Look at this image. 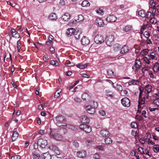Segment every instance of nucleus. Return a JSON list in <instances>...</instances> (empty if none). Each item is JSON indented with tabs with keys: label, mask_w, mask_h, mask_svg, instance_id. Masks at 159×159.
Returning <instances> with one entry per match:
<instances>
[{
	"label": "nucleus",
	"mask_w": 159,
	"mask_h": 159,
	"mask_svg": "<svg viewBox=\"0 0 159 159\" xmlns=\"http://www.w3.org/2000/svg\"><path fill=\"white\" fill-rule=\"evenodd\" d=\"M61 91V89H58L56 92L55 93L54 95V97L56 98H57L59 96L60 94V93Z\"/></svg>",
	"instance_id": "ea45409f"
},
{
	"label": "nucleus",
	"mask_w": 159,
	"mask_h": 159,
	"mask_svg": "<svg viewBox=\"0 0 159 159\" xmlns=\"http://www.w3.org/2000/svg\"><path fill=\"white\" fill-rule=\"evenodd\" d=\"M81 6L83 7H89L90 6V3L88 1L84 0L81 3Z\"/></svg>",
	"instance_id": "cd10ccee"
},
{
	"label": "nucleus",
	"mask_w": 159,
	"mask_h": 159,
	"mask_svg": "<svg viewBox=\"0 0 159 159\" xmlns=\"http://www.w3.org/2000/svg\"><path fill=\"white\" fill-rule=\"evenodd\" d=\"M80 121L82 123H88L89 121V120L87 116H81Z\"/></svg>",
	"instance_id": "a211bd4d"
},
{
	"label": "nucleus",
	"mask_w": 159,
	"mask_h": 159,
	"mask_svg": "<svg viewBox=\"0 0 159 159\" xmlns=\"http://www.w3.org/2000/svg\"><path fill=\"white\" fill-rule=\"evenodd\" d=\"M141 66V62L139 60H135V64L132 67V69L134 70H137V69L139 68Z\"/></svg>",
	"instance_id": "1a4fd4ad"
},
{
	"label": "nucleus",
	"mask_w": 159,
	"mask_h": 159,
	"mask_svg": "<svg viewBox=\"0 0 159 159\" xmlns=\"http://www.w3.org/2000/svg\"><path fill=\"white\" fill-rule=\"evenodd\" d=\"M107 73L108 76H112L114 75V72L111 69H108L107 71Z\"/></svg>",
	"instance_id": "4c0bfd02"
},
{
	"label": "nucleus",
	"mask_w": 159,
	"mask_h": 159,
	"mask_svg": "<svg viewBox=\"0 0 159 159\" xmlns=\"http://www.w3.org/2000/svg\"><path fill=\"white\" fill-rule=\"evenodd\" d=\"M149 4L151 6L154 7L156 5L155 3L154 2L153 0H149Z\"/></svg>",
	"instance_id": "6e6d98bb"
},
{
	"label": "nucleus",
	"mask_w": 159,
	"mask_h": 159,
	"mask_svg": "<svg viewBox=\"0 0 159 159\" xmlns=\"http://www.w3.org/2000/svg\"><path fill=\"white\" fill-rule=\"evenodd\" d=\"M81 34V33L80 32H78L77 33H76V34H74V35H75V38L76 39H80V34Z\"/></svg>",
	"instance_id": "8fccbe9b"
},
{
	"label": "nucleus",
	"mask_w": 159,
	"mask_h": 159,
	"mask_svg": "<svg viewBox=\"0 0 159 159\" xmlns=\"http://www.w3.org/2000/svg\"><path fill=\"white\" fill-rule=\"evenodd\" d=\"M131 126L132 128L136 129L137 127V124L135 122H132L131 123Z\"/></svg>",
	"instance_id": "3c124183"
},
{
	"label": "nucleus",
	"mask_w": 159,
	"mask_h": 159,
	"mask_svg": "<svg viewBox=\"0 0 159 159\" xmlns=\"http://www.w3.org/2000/svg\"><path fill=\"white\" fill-rule=\"evenodd\" d=\"M139 104L138 106V109H139L141 108H143V106L142 107L141 106L143 105L145 103L144 101V98H139V101H138Z\"/></svg>",
	"instance_id": "dca6fc26"
},
{
	"label": "nucleus",
	"mask_w": 159,
	"mask_h": 159,
	"mask_svg": "<svg viewBox=\"0 0 159 159\" xmlns=\"http://www.w3.org/2000/svg\"><path fill=\"white\" fill-rule=\"evenodd\" d=\"M129 49L128 46L126 45H124L122 47L120 51V53L121 54H124L128 52Z\"/></svg>",
	"instance_id": "aec40b11"
},
{
	"label": "nucleus",
	"mask_w": 159,
	"mask_h": 159,
	"mask_svg": "<svg viewBox=\"0 0 159 159\" xmlns=\"http://www.w3.org/2000/svg\"><path fill=\"white\" fill-rule=\"evenodd\" d=\"M65 65L68 66H73L75 65V64L74 62H71L69 60H67L65 63Z\"/></svg>",
	"instance_id": "f704fd0d"
},
{
	"label": "nucleus",
	"mask_w": 159,
	"mask_h": 159,
	"mask_svg": "<svg viewBox=\"0 0 159 159\" xmlns=\"http://www.w3.org/2000/svg\"><path fill=\"white\" fill-rule=\"evenodd\" d=\"M80 128L81 129L84 130L87 133H89L91 131V127L89 125H81L80 126Z\"/></svg>",
	"instance_id": "39448f33"
},
{
	"label": "nucleus",
	"mask_w": 159,
	"mask_h": 159,
	"mask_svg": "<svg viewBox=\"0 0 159 159\" xmlns=\"http://www.w3.org/2000/svg\"><path fill=\"white\" fill-rule=\"evenodd\" d=\"M81 42L83 45H87L89 44L90 41L87 37L84 36L81 39Z\"/></svg>",
	"instance_id": "2eb2a0df"
},
{
	"label": "nucleus",
	"mask_w": 159,
	"mask_h": 159,
	"mask_svg": "<svg viewBox=\"0 0 159 159\" xmlns=\"http://www.w3.org/2000/svg\"><path fill=\"white\" fill-rule=\"evenodd\" d=\"M50 64L51 65L56 66H57L58 65V63L57 61L54 60H52L50 62Z\"/></svg>",
	"instance_id": "a18cd8bd"
},
{
	"label": "nucleus",
	"mask_w": 159,
	"mask_h": 159,
	"mask_svg": "<svg viewBox=\"0 0 159 159\" xmlns=\"http://www.w3.org/2000/svg\"><path fill=\"white\" fill-rule=\"evenodd\" d=\"M98 106V103L97 102H93L91 103L90 105L86 106L85 107L86 109H95L97 108Z\"/></svg>",
	"instance_id": "6e6552de"
},
{
	"label": "nucleus",
	"mask_w": 159,
	"mask_h": 159,
	"mask_svg": "<svg viewBox=\"0 0 159 159\" xmlns=\"http://www.w3.org/2000/svg\"><path fill=\"white\" fill-rule=\"evenodd\" d=\"M138 129H132L131 132L132 134L134 136H136L138 134L137 131Z\"/></svg>",
	"instance_id": "58836bf2"
},
{
	"label": "nucleus",
	"mask_w": 159,
	"mask_h": 159,
	"mask_svg": "<svg viewBox=\"0 0 159 159\" xmlns=\"http://www.w3.org/2000/svg\"><path fill=\"white\" fill-rule=\"evenodd\" d=\"M38 141L39 146L43 148H44L48 144L47 140L42 139H39Z\"/></svg>",
	"instance_id": "0eeeda50"
},
{
	"label": "nucleus",
	"mask_w": 159,
	"mask_h": 159,
	"mask_svg": "<svg viewBox=\"0 0 159 159\" xmlns=\"http://www.w3.org/2000/svg\"><path fill=\"white\" fill-rule=\"evenodd\" d=\"M76 66L78 68L82 69L86 68L87 66V65L86 64H79L77 65Z\"/></svg>",
	"instance_id": "c9c22d12"
},
{
	"label": "nucleus",
	"mask_w": 159,
	"mask_h": 159,
	"mask_svg": "<svg viewBox=\"0 0 159 159\" xmlns=\"http://www.w3.org/2000/svg\"><path fill=\"white\" fill-rule=\"evenodd\" d=\"M151 12L150 11H148L147 13L146 14V16L145 17L149 18L151 16Z\"/></svg>",
	"instance_id": "052dcab7"
},
{
	"label": "nucleus",
	"mask_w": 159,
	"mask_h": 159,
	"mask_svg": "<svg viewBox=\"0 0 159 159\" xmlns=\"http://www.w3.org/2000/svg\"><path fill=\"white\" fill-rule=\"evenodd\" d=\"M90 97L86 93H84L82 95V99L84 101H87L90 99Z\"/></svg>",
	"instance_id": "5701e85b"
},
{
	"label": "nucleus",
	"mask_w": 159,
	"mask_h": 159,
	"mask_svg": "<svg viewBox=\"0 0 159 159\" xmlns=\"http://www.w3.org/2000/svg\"><path fill=\"white\" fill-rule=\"evenodd\" d=\"M11 33L12 36L16 38H19L20 35L18 32L16 31L14 29H12L11 30Z\"/></svg>",
	"instance_id": "6ab92c4d"
},
{
	"label": "nucleus",
	"mask_w": 159,
	"mask_h": 159,
	"mask_svg": "<svg viewBox=\"0 0 159 159\" xmlns=\"http://www.w3.org/2000/svg\"><path fill=\"white\" fill-rule=\"evenodd\" d=\"M98 112L102 116H104L106 115V112L104 110H99Z\"/></svg>",
	"instance_id": "09e8293b"
},
{
	"label": "nucleus",
	"mask_w": 159,
	"mask_h": 159,
	"mask_svg": "<svg viewBox=\"0 0 159 159\" xmlns=\"http://www.w3.org/2000/svg\"><path fill=\"white\" fill-rule=\"evenodd\" d=\"M32 155L34 159H39L40 157V155L39 153L34 152L32 153Z\"/></svg>",
	"instance_id": "72a5a7b5"
},
{
	"label": "nucleus",
	"mask_w": 159,
	"mask_h": 159,
	"mask_svg": "<svg viewBox=\"0 0 159 159\" xmlns=\"http://www.w3.org/2000/svg\"><path fill=\"white\" fill-rule=\"evenodd\" d=\"M114 36L112 35H107L105 38L106 43L107 45L110 47L114 42Z\"/></svg>",
	"instance_id": "7ed1b4c3"
},
{
	"label": "nucleus",
	"mask_w": 159,
	"mask_h": 159,
	"mask_svg": "<svg viewBox=\"0 0 159 159\" xmlns=\"http://www.w3.org/2000/svg\"><path fill=\"white\" fill-rule=\"evenodd\" d=\"M116 88L119 91H122L123 90L122 87L120 85H119V84L117 85Z\"/></svg>",
	"instance_id": "e2e57ef3"
},
{
	"label": "nucleus",
	"mask_w": 159,
	"mask_h": 159,
	"mask_svg": "<svg viewBox=\"0 0 159 159\" xmlns=\"http://www.w3.org/2000/svg\"><path fill=\"white\" fill-rule=\"evenodd\" d=\"M139 83V82L137 80H133L129 82L128 84L129 85H137Z\"/></svg>",
	"instance_id": "c85d7f7f"
},
{
	"label": "nucleus",
	"mask_w": 159,
	"mask_h": 159,
	"mask_svg": "<svg viewBox=\"0 0 159 159\" xmlns=\"http://www.w3.org/2000/svg\"><path fill=\"white\" fill-rule=\"evenodd\" d=\"M56 125L59 127H61V128H63V127L64 126V125H61L60 124L63 122L66 121V119L65 116L62 115H59L57 116L56 117Z\"/></svg>",
	"instance_id": "f257e3e1"
},
{
	"label": "nucleus",
	"mask_w": 159,
	"mask_h": 159,
	"mask_svg": "<svg viewBox=\"0 0 159 159\" xmlns=\"http://www.w3.org/2000/svg\"><path fill=\"white\" fill-rule=\"evenodd\" d=\"M105 142L107 144H110L112 143V141L110 138H107L105 139Z\"/></svg>",
	"instance_id": "e433bc0d"
},
{
	"label": "nucleus",
	"mask_w": 159,
	"mask_h": 159,
	"mask_svg": "<svg viewBox=\"0 0 159 159\" xmlns=\"http://www.w3.org/2000/svg\"><path fill=\"white\" fill-rule=\"evenodd\" d=\"M148 49H144L142 52L143 55H146L148 53Z\"/></svg>",
	"instance_id": "4d7b16f0"
},
{
	"label": "nucleus",
	"mask_w": 159,
	"mask_h": 159,
	"mask_svg": "<svg viewBox=\"0 0 159 159\" xmlns=\"http://www.w3.org/2000/svg\"><path fill=\"white\" fill-rule=\"evenodd\" d=\"M77 155L78 157L83 158L85 157L86 155V152L85 150H83L77 153Z\"/></svg>",
	"instance_id": "f3484780"
},
{
	"label": "nucleus",
	"mask_w": 159,
	"mask_h": 159,
	"mask_svg": "<svg viewBox=\"0 0 159 159\" xmlns=\"http://www.w3.org/2000/svg\"><path fill=\"white\" fill-rule=\"evenodd\" d=\"M100 134L103 137H109L110 135L109 132L107 129H102L100 131Z\"/></svg>",
	"instance_id": "4468645a"
},
{
	"label": "nucleus",
	"mask_w": 159,
	"mask_h": 159,
	"mask_svg": "<svg viewBox=\"0 0 159 159\" xmlns=\"http://www.w3.org/2000/svg\"><path fill=\"white\" fill-rule=\"evenodd\" d=\"M150 22L153 24H155L157 23V21L155 18H152L150 20Z\"/></svg>",
	"instance_id": "de8ad7c7"
},
{
	"label": "nucleus",
	"mask_w": 159,
	"mask_h": 159,
	"mask_svg": "<svg viewBox=\"0 0 159 159\" xmlns=\"http://www.w3.org/2000/svg\"><path fill=\"white\" fill-rule=\"evenodd\" d=\"M20 45H21V42H20V39L17 42V48L18 52H19L20 51V49L21 48Z\"/></svg>",
	"instance_id": "49530a36"
},
{
	"label": "nucleus",
	"mask_w": 159,
	"mask_h": 159,
	"mask_svg": "<svg viewBox=\"0 0 159 159\" xmlns=\"http://www.w3.org/2000/svg\"><path fill=\"white\" fill-rule=\"evenodd\" d=\"M145 90L147 92V93L148 94L149 93L152 91V86L150 85H148L145 86Z\"/></svg>",
	"instance_id": "7c9ffc66"
},
{
	"label": "nucleus",
	"mask_w": 159,
	"mask_h": 159,
	"mask_svg": "<svg viewBox=\"0 0 159 159\" xmlns=\"http://www.w3.org/2000/svg\"><path fill=\"white\" fill-rule=\"evenodd\" d=\"M76 33H77V31L73 28H68L66 32L67 35L69 36L74 35V34H76Z\"/></svg>",
	"instance_id": "9d476101"
},
{
	"label": "nucleus",
	"mask_w": 159,
	"mask_h": 159,
	"mask_svg": "<svg viewBox=\"0 0 159 159\" xmlns=\"http://www.w3.org/2000/svg\"><path fill=\"white\" fill-rule=\"evenodd\" d=\"M138 149L139 152L140 153H145V152L143 151V149L142 147H139Z\"/></svg>",
	"instance_id": "69168bd1"
},
{
	"label": "nucleus",
	"mask_w": 159,
	"mask_h": 159,
	"mask_svg": "<svg viewBox=\"0 0 159 159\" xmlns=\"http://www.w3.org/2000/svg\"><path fill=\"white\" fill-rule=\"evenodd\" d=\"M53 42L52 41H49L48 40H47V41L46 42V44L48 46H52V45Z\"/></svg>",
	"instance_id": "13d9d810"
},
{
	"label": "nucleus",
	"mask_w": 159,
	"mask_h": 159,
	"mask_svg": "<svg viewBox=\"0 0 159 159\" xmlns=\"http://www.w3.org/2000/svg\"><path fill=\"white\" fill-rule=\"evenodd\" d=\"M85 143L87 146H91L92 145L93 142L92 141L90 140H87L85 142Z\"/></svg>",
	"instance_id": "864d4df0"
},
{
	"label": "nucleus",
	"mask_w": 159,
	"mask_h": 159,
	"mask_svg": "<svg viewBox=\"0 0 159 159\" xmlns=\"http://www.w3.org/2000/svg\"><path fill=\"white\" fill-rule=\"evenodd\" d=\"M150 67L149 66H145L143 67L142 70L143 72H144L146 71H148L150 69Z\"/></svg>",
	"instance_id": "bf43d9fd"
},
{
	"label": "nucleus",
	"mask_w": 159,
	"mask_h": 159,
	"mask_svg": "<svg viewBox=\"0 0 159 159\" xmlns=\"http://www.w3.org/2000/svg\"><path fill=\"white\" fill-rule=\"evenodd\" d=\"M95 42L98 44H100L104 41L103 36L100 34L96 35L94 38Z\"/></svg>",
	"instance_id": "20e7f679"
},
{
	"label": "nucleus",
	"mask_w": 159,
	"mask_h": 159,
	"mask_svg": "<svg viewBox=\"0 0 159 159\" xmlns=\"http://www.w3.org/2000/svg\"><path fill=\"white\" fill-rule=\"evenodd\" d=\"M83 16L81 15H80L78 16V19L77 20L78 22L83 21L84 20Z\"/></svg>",
	"instance_id": "79ce46f5"
},
{
	"label": "nucleus",
	"mask_w": 159,
	"mask_h": 159,
	"mask_svg": "<svg viewBox=\"0 0 159 159\" xmlns=\"http://www.w3.org/2000/svg\"><path fill=\"white\" fill-rule=\"evenodd\" d=\"M49 137L50 138H53L57 141L61 140L63 138L62 135L57 133H53L51 131L50 132Z\"/></svg>",
	"instance_id": "f03ea898"
},
{
	"label": "nucleus",
	"mask_w": 159,
	"mask_h": 159,
	"mask_svg": "<svg viewBox=\"0 0 159 159\" xmlns=\"http://www.w3.org/2000/svg\"><path fill=\"white\" fill-rule=\"evenodd\" d=\"M49 18L51 20H56L57 19V15L54 13H51L49 16Z\"/></svg>",
	"instance_id": "393cba45"
},
{
	"label": "nucleus",
	"mask_w": 159,
	"mask_h": 159,
	"mask_svg": "<svg viewBox=\"0 0 159 159\" xmlns=\"http://www.w3.org/2000/svg\"><path fill=\"white\" fill-rule=\"evenodd\" d=\"M95 22L97 26L99 27H103L105 25L103 20L100 18H97Z\"/></svg>",
	"instance_id": "ddd939ff"
},
{
	"label": "nucleus",
	"mask_w": 159,
	"mask_h": 159,
	"mask_svg": "<svg viewBox=\"0 0 159 159\" xmlns=\"http://www.w3.org/2000/svg\"><path fill=\"white\" fill-rule=\"evenodd\" d=\"M123 105L125 107H129L130 105V101L127 98H125L121 100Z\"/></svg>",
	"instance_id": "423d86ee"
},
{
	"label": "nucleus",
	"mask_w": 159,
	"mask_h": 159,
	"mask_svg": "<svg viewBox=\"0 0 159 159\" xmlns=\"http://www.w3.org/2000/svg\"><path fill=\"white\" fill-rule=\"evenodd\" d=\"M97 148L99 150L103 151L104 150V146L103 145H98L97 146Z\"/></svg>",
	"instance_id": "5fc2aeb1"
},
{
	"label": "nucleus",
	"mask_w": 159,
	"mask_h": 159,
	"mask_svg": "<svg viewBox=\"0 0 159 159\" xmlns=\"http://www.w3.org/2000/svg\"><path fill=\"white\" fill-rule=\"evenodd\" d=\"M44 159H52V155H50L48 152L43 153Z\"/></svg>",
	"instance_id": "bb28decb"
},
{
	"label": "nucleus",
	"mask_w": 159,
	"mask_h": 159,
	"mask_svg": "<svg viewBox=\"0 0 159 159\" xmlns=\"http://www.w3.org/2000/svg\"><path fill=\"white\" fill-rule=\"evenodd\" d=\"M93 158L95 159H100V156L98 154L96 153L94 155Z\"/></svg>",
	"instance_id": "774afa93"
},
{
	"label": "nucleus",
	"mask_w": 159,
	"mask_h": 159,
	"mask_svg": "<svg viewBox=\"0 0 159 159\" xmlns=\"http://www.w3.org/2000/svg\"><path fill=\"white\" fill-rule=\"evenodd\" d=\"M49 148L50 149L53 151L54 152V153L57 155H60V153L58 148L56 146H54V145H50L49 146Z\"/></svg>",
	"instance_id": "9b49d317"
},
{
	"label": "nucleus",
	"mask_w": 159,
	"mask_h": 159,
	"mask_svg": "<svg viewBox=\"0 0 159 159\" xmlns=\"http://www.w3.org/2000/svg\"><path fill=\"white\" fill-rule=\"evenodd\" d=\"M18 135L19 134L16 131H14L11 138L12 140L13 141H15L18 138Z\"/></svg>",
	"instance_id": "b1692460"
},
{
	"label": "nucleus",
	"mask_w": 159,
	"mask_h": 159,
	"mask_svg": "<svg viewBox=\"0 0 159 159\" xmlns=\"http://www.w3.org/2000/svg\"><path fill=\"white\" fill-rule=\"evenodd\" d=\"M148 56L152 60H156L157 58L156 57L155 53L153 52H150L148 55Z\"/></svg>",
	"instance_id": "a878e982"
},
{
	"label": "nucleus",
	"mask_w": 159,
	"mask_h": 159,
	"mask_svg": "<svg viewBox=\"0 0 159 159\" xmlns=\"http://www.w3.org/2000/svg\"><path fill=\"white\" fill-rule=\"evenodd\" d=\"M16 112V114L17 115H19L21 113V111L20 110H14V111L12 115Z\"/></svg>",
	"instance_id": "680f3d73"
},
{
	"label": "nucleus",
	"mask_w": 159,
	"mask_h": 159,
	"mask_svg": "<svg viewBox=\"0 0 159 159\" xmlns=\"http://www.w3.org/2000/svg\"><path fill=\"white\" fill-rule=\"evenodd\" d=\"M70 16L68 13H66L61 16V19L65 21H68L70 19Z\"/></svg>",
	"instance_id": "412c9836"
},
{
	"label": "nucleus",
	"mask_w": 159,
	"mask_h": 159,
	"mask_svg": "<svg viewBox=\"0 0 159 159\" xmlns=\"http://www.w3.org/2000/svg\"><path fill=\"white\" fill-rule=\"evenodd\" d=\"M153 70L154 72H157L159 70V65L157 63H156L153 67Z\"/></svg>",
	"instance_id": "c756f323"
},
{
	"label": "nucleus",
	"mask_w": 159,
	"mask_h": 159,
	"mask_svg": "<svg viewBox=\"0 0 159 159\" xmlns=\"http://www.w3.org/2000/svg\"><path fill=\"white\" fill-rule=\"evenodd\" d=\"M73 144L75 148H77L79 147V144L77 141H74L73 142Z\"/></svg>",
	"instance_id": "0e129e2a"
},
{
	"label": "nucleus",
	"mask_w": 159,
	"mask_h": 159,
	"mask_svg": "<svg viewBox=\"0 0 159 159\" xmlns=\"http://www.w3.org/2000/svg\"><path fill=\"white\" fill-rule=\"evenodd\" d=\"M140 142L142 144H144L145 141H148V139L145 138H142L139 140Z\"/></svg>",
	"instance_id": "c03bdc74"
},
{
	"label": "nucleus",
	"mask_w": 159,
	"mask_h": 159,
	"mask_svg": "<svg viewBox=\"0 0 159 159\" xmlns=\"http://www.w3.org/2000/svg\"><path fill=\"white\" fill-rule=\"evenodd\" d=\"M106 20L109 22H114L116 20L117 18L113 15H109L107 17Z\"/></svg>",
	"instance_id": "f8f14e48"
},
{
	"label": "nucleus",
	"mask_w": 159,
	"mask_h": 159,
	"mask_svg": "<svg viewBox=\"0 0 159 159\" xmlns=\"http://www.w3.org/2000/svg\"><path fill=\"white\" fill-rule=\"evenodd\" d=\"M121 45L119 43H116L113 46V50L115 52L119 51L121 48Z\"/></svg>",
	"instance_id": "4be33fe9"
},
{
	"label": "nucleus",
	"mask_w": 159,
	"mask_h": 159,
	"mask_svg": "<svg viewBox=\"0 0 159 159\" xmlns=\"http://www.w3.org/2000/svg\"><path fill=\"white\" fill-rule=\"evenodd\" d=\"M66 126L67 128L70 129L74 130H75L76 129L75 127L71 125H64V126Z\"/></svg>",
	"instance_id": "37998d69"
},
{
	"label": "nucleus",
	"mask_w": 159,
	"mask_h": 159,
	"mask_svg": "<svg viewBox=\"0 0 159 159\" xmlns=\"http://www.w3.org/2000/svg\"><path fill=\"white\" fill-rule=\"evenodd\" d=\"M20 157L19 155H16L11 157V159H20Z\"/></svg>",
	"instance_id": "338daca9"
},
{
	"label": "nucleus",
	"mask_w": 159,
	"mask_h": 159,
	"mask_svg": "<svg viewBox=\"0 0 159 159\" xmlns=\"http://www.w3.org/2000/svg\"><path fill=\"white\" fill-rule=\"evenodd\" d=\"M143 35L147 39H148L150 36V34L148 32L145 31L143 34Z\"/></svg>",
	"instance_id": "603ef678"
},
{
	"label": "nucleus",
	"mask_w": 159,
	"mask_h": 159,
	"mask_svg": "<svg viewBox=\"0 0 159 159\" xmlns=\"http://www.w3.org/2000/svg\"><path fill=\"white\" fill-rule=\"evenodd\" d=\"M153 149L155 152H159V145H155L153 147Z\"/></svg>",
	"instance_id": "a19ab883"
},
{
	"label": "nucleus",
	"mask_w": 159,
	"mask_h": 159,
	"mask_svg": "<svg viewBox=\"0 0 159 159\" xmlns=\"http://www.w3.org/2000/svg\"><path fill=\"white\" fill-rule=\"evenodd\" d=\"M138 15L139 16L142 17H145L146 16V14L143 10L139 11L138 12Z\"/></svg>",
	"instance_id": "473e14b6"
},
{
	"label": "nucleus",
	"mask_w": 159,
	"mask_h": 159,
	"mask_svg": "<svg viewBox=\"0 0 159 159\" xmlns=\"http://www.w3.org/2000/svg\"><path fill=\"white\" fill-rule=\"evenodd\" d=\"M132 26L131 25H127L124 27L123 28V30L124 31L126 32H128L132 28Z\"/></svg>",
	"instance_id": "2f4dec72"
}]
</instances>
